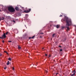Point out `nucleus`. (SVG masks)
Masks as SVG:
<instances>
[{"label": "nucleus", "mask_w": 76, "mask_h": 76, "mask_svg": "<svg viewBox=\"0 0 76 76\" xmlns=\"http://www.w3.org/2000/svg\"><path fill=\"white\" fill-rule=\"evenodd\" d=\"M49 57H50V56H49Z\"/></svg>", "instance_id": "4c0bfd02"}, {"label": "nucleus", "mask_w": 76, "mask_h": 76, "mask_svg": "<svg viewBox=\"0 0 76 76\" xmlns=\"http://www.w3.org/2000/svg\"><path fill=\"white\" fill-rule=\"evenodd\" d=\"M59 47H61V46L60 45L59 46Z\"/></svg>", "instance_id": "7c9ffc66"}, {"label": "nucleus", "mask_w": 76, "mask_h": 76, "mask_svg": "<svg viewBox=\"0 0 76 76\" xmlns=\"http://www.w3.org/2000/svg\"><path fill=\"white\" fill-rule=\"evenodd\" d=\"M44 48H42V50H43V49H44Z\"/></svg>", "instance_id": "c9c22d12"}, {"label": "nucleus", "mask_w": 76, "mask_h": 76, "mask_svg": "<svg viewBox=\"0 0 76 76\" xmlns=\"http://www.w3.org/2000/svg\"><path fill=\"white\" fill-rule=\"evenodd\" d=\"M9 42H12V41H9Z\"/></svg>", "instance_id": "dca6fc26"}, {"label": "nucleus", "mask_w": 76, "mask_h": 76, "mask_svg": "<svg viewBox=\"0 0 76 76\" xmlns=\"http://www.w3.org/2000/svg\"><path fill=\"white\" fill-rule=\"evenodd\" d=\"M7 65H9V61H8L7 62Z\"/></svg>", "instance_id": "1a4fd4ad"}, {"label": "nucleus", "mask_w": 76, "mask_h": 76, "mask_svg": "<svg viewBox=\"0 0 76 76\" xmlns=\"http://www.w3.org/2000/svg\"><path fill=\"white\" fill-rule=\"evenodd\" d=\"M28 10H27V11H24V12H25V13H29L30 12V11L31 10V9H28Z\"/></svg>", "instance_id": "7ed1b4c3"}, {"label": "nucleus", "mask_w": 76, "mask_h": 76, "mask_svg": "<svg viewBox=\"0 0 76 76\" xmlns=\"http://www.w3.org/2000/svg\"><path fill=\"white\" fill-rule=\"evenodd\" d=\"M56 35V34H53L52 35L53 37H54V35Z\"/></svg>", "instance_id": "ddd939ff"}, {"label": "nucleus", "mask_w": 76, "mask_h": 76, "mask_svg": "<svg viewBox=\"0 0 76 76\" xmlns=\"http://www.w3.org/2000/svg\"><path fill=\"white\" fill-rule=\"evenodd\" d=\"M34 37H35V36H33V37H31L32 39L34 38Z\"/></svg>", "instance_id": "2eb2a0df"}, {"label": "nucleus", "mask_w": 76, "mask_h": 76, "mask_svg": "<svg viewBox=\"0 0 76 76\" xmlns=\"http://www.w3.org/2000/svg\"><path fill=\"white\" fill-rule=\"evenodd\" d=\"M64 21H66V27L67 28V30H70V28L69 26L72 24V21L71 20L69 19V18L66 17H65L64 19Z\"/></svg>", "instance_id": "f257e3e1"}, {"label": "nucleus", "mask_w": 76, "mask_h": 76, "mask_svg": "<svg viewBox=\"0 0 76 76\" xmlns=\"http://www.w3.org/2000/svg\"><path fill=\"white\" fill-rule=\"evenodd\" d=\"M8 10L9 12L12 13V12H14L15 11V10L14 8L12 6H10L8 7Z\"/></svg>", "instance_id": "f03ea898"}, {"label": "nucleus", "mask_w": 76, "mask_h": 76, "mask_svg": "<svg viewBox=\"0 0 76 76\" xmlns=\"http://www.w3.org/2000/svg\"><path fill=\"white\" fill-rule=\"evenodd\" d=\"M7 68V67H5L4 68V69H6Z\"/></svg>", "instance_id": "bb28decb"}, {"label": "nucleus", "mask_w": 76, "mask_h": 76, "mask_svg": "<svg viewBox=\"0 0 76 76\" xmlns=\"http://www.w3.org/2000/svg\"><path fill=\"white\" fill-rule=\"evenodd\" d=\"M4 10L5 12H7V8H5L4 9Z\"/></svg>", "instance_id": "6e6552de"}, {"label": "nucleus", "mask_w": 76, "mask_h": 76, "mask_svg": "<svg viewBox=\"0 0 76 76\" xmlns=\"http://www.w3.org/2000/svg\"><path fill=\"white\" fill-rule=\"evenodd\" d=\"M2 37H4V38H6V34L5 33L3 35H2Z\"/></svg>", "instance_id": "39448f33"}, {"label": "nucleus", "mask_w": 76, "mask_h": 76, "mask_svg": "<svg viewBox=\"0 0 76 76\" xmlns=\"http://www.w3.org/2000/svg\"><path fill=\"white\" fill-rule=\"evenodd\" d=\"M2 42H3V43H4V41L3 40Z\"/></svg>", "instance_id": "412c9836"}, {"label": "nucleus", "mask_w": 76, "mask_h": 76, "mask_svg": "<svg viewBox=\"0 0 76 76\" xmlns=\"http://www.w3.org/2000/svg\"><path fill=\"white\" fill-rule=\"evenodd\" d=\"M2 54L1 53H0V56H1Z\"/></svg>", "instance_id": "393cba45"}, {"label": "nucleus", "mask_w": 76, "mask_h": 76, "mask_svg": "<svg viewBox=\"0 0 76 76\" xmlns=\"http://www.w3.org/2000/svg\"><path fill=\"white\" fill-rule=\"evenodd\" d=\"M25 15L26 16H28V14H26Z\"/></svg>", "instance_id": "4be33fe9"}, {"label": "nucleus", "mask_w": 76, "mask_h": 76, "mask_svg": "<svg viewBox=\"0 0 76 76\" xmlns=\"http://www.w3.org/2000/svg\"><path fill=\"white\" fill-rule=\"evenodd\" d=\"M13 22H14V23H15V21L14 20H13Z\"/></svg>", "instance_id": "5701e85b"}, {"label": "nucleus", "mask_w": 76, "mask_h": 76, "mask_svg": "<svg viewBox=\"0 0 76 76\" xmlns=\"http://www.w3.org/2000/svg\"><path fill=\"white\" fill-rule=\"evenodd\" d=\"M0 21H1V18H0Z\"/></svg>", "instance_id": "72a5a7b5"}, {"label": "nucleus", "mask_w": 76, "mask_h": 76, "mask_svg": "<svg viewBox=\"0 0 76 76\" xmlns=\"http://www.w3.org/2000/svg\"><path fill=\"white\" fill-rule=\"evenodd\" d=\"M59 27H60V25H56V27L57 28H59Z\"/></svg>", "instance_id": "0eeeda50"}, {"label": "nucleus", "mask_w": 76, "mask_h": 76, "mask_svg": "<svg viewBox=\"0 0 76 76\" xmlns=\"http://www.w3.org/2000/svg\"><path fill=\"white\" fill-rule=\"evenodd\" d=\"M72 73H73V71H72Z\"/></svg>", "instance_id": "e433bc0d"}, {"label": "nucleus", "mask_w": 76, "mask_h": 76, "mask_svg": "<svg viewBox=\"0 0 76 76\" xmlns=\"http://www.w3.org/2000/svg\"><path fill=\"white\" fill-rule=\"evenodd\" d=\"M18 48L19 49H20V48H21V47L19 46H18Z\"/></svg>", "instance_id": "f8f14e48"}, {"label": "nucleus", "mask_w": 76, "mask_h": 76, "mask_svg": "<svg viewBox=\"0 0 76 76\" xmlns=\"http://www.w3.org/2000/svg\"><path fill=\"white\" fill-rule=\"evenodd\" d=\"M0 38H1V39H3L4 38H3V37H0Z\"/></svg>", "instance_id": "a211bd4d"}, {"label": "nucleus", "mask_w": 76, "mask_h": 76, "mask_svg": "<svg viewBox=\"0 0 76 76\" xmlns=\"http://www.w3.org/2000/svg\"><path fill=\"white\" fill-rule=\"evenodd\" d=\"M62 16H63V15H61L59 17H61Z\"/></svg>", "instance_id": "6ab92c4d"}, {"label": "nucleus", "mask_w": 76, "mask_h": 76, "mask_svg": "<svg viewBox=\"0 0 76 76\" xmlns=\"http://www.w3.org/2000/svg\"><path fill=\"white\" fill-rule=\"evenodd\" d=\"M58 73H57L56 74V75H58Z\"/></svg>", "instance_id": "c85d7f7f"}, {"label": "nucleus", "mask_w": 76, "mask_h": 76, "mask_svg": "<svg viewBox=\"0 0 76 76\" xmlns=\"http://www.w3.org/2000/svg\"><path fill=\"white\" fill-rule=\"evenodd\" d=\"M44 34V33H40V34Z\"/></svg>", "instance_id": "b1692460"}, {"label": "nucleus", "mask_w": 76, "mask_h": 76, "mask_svg": "<svg viewBox=\"0 0 76 76\" xmlns=\"http://www.w3.org/2000/svg\"><path fill=\"white\" fill-rule=\"evenodd\" d=\"M4 18L2 17L1 18L2 20H4Z\"/></svg>", "instance_id": "4468645a"}, {"label": "nucleus", "mask_w": 76, "mask_h": 76, "mask_svg": "<svg viewBox=\"0 0 76 76\" xmlns=\"http://www.w3.org/2000/svg\"><path fill=\"white\" fill-rule=\"evenodd\" d=\"M42 37L41 36H40V38H42Z\"/></svg>", "instance_id": "2f4dec72"}, {"label": "nucleus", "mask_w": 76, "mask_h": 76, "mask_svg": "<svg viewBox=\"0 0 76 76\" xmlns=\"http://www.w3.org/2000/svg\"><path fill=\"white\" fill-rule=\"evenodd\" d=\"M45 72L46 73H47V72H47V71H45Z\"/></svg>", "instance_id": "a878e982"}, {"label": "nucleus", "mask_w": 76, "mask_h": 76, "mask_svg": "<svg viewBox=\"0 0 76 76\" xmlns=\"http://www.w3.org/2000/svg\"><path fill=\"white\" fill-rule=\"evenodd\" d=\"M45 56H47V54H45Z\"/></svg>", "instance_id": "c756f323"}, {"label": "nucleus", "mask_w": 76, "mask_h": 76, "mask_svg": "<svg viewBox=\"0 0 76 76\" xmlns=\"http://www.w3.org/2000/svg\"><path fill=\"white\" fill-rule=\"evenodd\" d=\"M6 53H7V54H8V53H7V52H6Z\"/></svg>", "instance_id": "f704fd0d"}, {"label": "nucleus", "mask_w": 76, "mask_h": 76, "mask_svg": "<svg viewBox=\"0 0 76 76\" xmlns=\"http://www.w3.org/2000/svg\"><path fill=\"white\" fill-rule=\"evenodd\" d=\"M15 10H19V8L18 7H16L15 8Z\"/></svg>", "instance_id": "423d86ee"}, {"label": "nucleus", "mask_w": 76, "mask_h": 76, "mask_svg": "<svg viewBox=\"0 0 76 76\" xmlns=\"http://www.w3.org/2000/svg\"><path fill=\"white\" fill-rule=\"evenodd\" d=\"M32 38V37H29V39H31V38Z\"/></svg>", "instance_id": "aec40b11"}, {"label": "nucleus", "mask_w": 76, "mask_h": 76, "mask_svg": "<svg viewBox=\"0 0 76 76\" xmlns=\"http://www.w3.org/2000/svg\"><path fill=\"white\" fill-rule=\"evenodd\" d=\"M62 29H63V28H64V27H62Z\"/></svg>", "instance_id": "473e14b6"}, {"label": "nucleus", "mask_w": 76, "mask_h": 76, "mask_svg": "<svg viewBox=\"0 0 76 76\" xmlns=\"http://www.w3.org/2000/svg\"><path fill=\"white\" fill-rule=\"evenodd\" d=\"M12 69L13 70H15V68H14L13 67L12 68Z\"/></svg>", "instance_id": "cd10ccee"}, {"label": "nucleus", "mask_w": 76, "mask_h": 76, "mask_svg": "<svg viewBox=\"0 0 76 76\" xmlns=\"http://www.w3.org/2000/svg\"><path fill=\"white\" fill-rule=\"evenodd\" d=\"M73 73H74L73 74H72L71 75V76H75V74L76 73V71H75V70H74L73 71Z\"/></svg>", "instance_id": "20e7f679"}, {"label": "nucleus", "mask_w": 76, "mask_h": 76, "mask_svg": "<svg viewBox=\"0 0 76 76\" xmlns=\"http://www.w3.org/2000/svg\"><path fill=\"white\" fill-rule=\"evenodd\" d=\"M11 60H12V59H11V58H8L9 60H10V61H11Z\"/></svg>", "instance_id": "9d476101"}, {"label": "nucleus", "mask_w": 76, "mask_h": 76, "mask_svg": "<svg viewBox=\"0 0 76 76\" xmlns=\"http://www.w3.org/2000/svg\"><path fill=\"white\" fill-rule=\"evenodd\" d=\"M62 51V49H60V51Z\"/></svg>", "instance_id": "f3484780"}, {"label": "nucleus", "mask_w": 76, "mask_h": 76, "mask_svg": "<svg viewBox=\"0 0 76 76\" xmlns=\"http://www.w3.org/2000/svg\"><path fill=\"white\" fill-rule=\"evenodd\" d=\"M8 33L9 32H8V31H7V32L5 34L6 35H7V34H8Z\"/></svg>", "instance_id": "9b49d317"}]
</instances>
